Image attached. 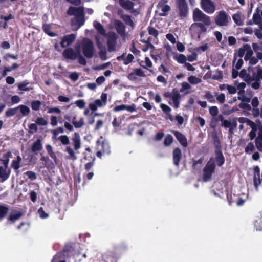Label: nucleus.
<instances>
[{"mask_svg": "<svg viewBox=\"0 0 262 262\" xmlns=\"http://www.w3.org/2000/svg\"><path fill=\"white\" fill-rule=\"evenodd\" d=\"M67 14L69 16H75L71 19V26L73 27V30H77L84 25L85 20L83 7L70 6L67 10Z\"/></svg>", "mask_w": 262, "mask_h": 262, "instance_id": "f257e3e1", "label": "nucleus"}, {"mask_svg": "<svg viewBox=\"0 0 262 262\" xmlns=\"http://www.w3.org/2000/svg\"><path fill=\"white\" fill-rule=\"evenodd\" d=\"M62 55L67 59L74 60L77 58L78 62L81 65L85 66L86 64L85 58L80 54V51L78 50L76 52L72 48H68L63 51Z\"/></svg>", "mask_w": 262, "mask_h": 262, "instance_id": "f03ea898", "label": "nucleus"}, {"mask_svg": "<svg viewBox=\"0 0 262 262\" xmlns=\"http://www.w3.org/2000/svg\"><path fill=\"white\" fill-rule=\"evenodd\" d=\"M81 50L84 58H92L95 53L94 45L92 41L89 38H84L81 43Z\"/></svg>", "mask_w": 262, "mask_h": 262, "instance_id": "7ed1b4c3", "label": "nucleus"}, {"mask_svg": "<svg viewBox=\"0 0 262 262\" xmlns=\"http://www.w3.org/2000/svg\"><path fill=\"white\" fill-rule=\"evenodd\" d=\"M215 163L213 157H211L203 170V180L207 182L211 180L215 170Z\"/></svg>", "mask_w": 262, "mask_h": 262, "instance_id": "20e7f679", "label": "nucleus"}, {"mask_svg": "<svg viewBox=\"0 0 262 262\" xmlns=\"http://www.w3.org/2000/svg\"><path fill=\"white\" fill-rule=\"evenodd\" d=\"M192 17L195 23L201 22V23H204L207 26H210L211 24L210 17L197 8L193 10Z\"/></svg>", "mask_w": 262, "mask_h": 262, "instance_id": "39448f33", "label": "nucleus"}, {"mask_svg": "<svg viewBox=\"0 0 262 262\" xmlns=\"http://www.w3.org/2000/svg\"><path fill=\"white\" fill-rule=\"evenodd\" d=\"M230 20V16L224 10H221L217 12L214 17L215 24L220 27L227 26Z\"/></svg>", "mask_w": 262, "mask_h": 262, "instance_id": "423d86ee", "label": "nucleus"}, {"mask_svg": "<svg viewBox=\"0 0 262 262\" xmlns=\"http://www.w3.org/2000/svg\"><path fill=\"white\" fill-rule=\"evenodd\" d=\"M97 149L98 151L96 153L97 156L101 158L102 155H109L111 152L109 144L105 141H102L99 140L96 141Z\"/></svg>", "mask_w": 262, "mask_h": 262, "instance_id": "0eeeda50", "label": "nucleus"}, {"mask_svg": "<svg viewBox=\"0 0 262 262\" xmlns=\"http://www.w3.org/2000/svg\"><path fill=\"white\" fill-rule=\"evenodd\" d=\"M179 15L181 18L186 17L188 14V7L186 0H176Z\"/></svg>", "mask_w": 262, "mask_h": 262, "instance_id": "6e6552de", "label": "nucleus"}, {"mask_svg": "<svg viewBox=\"0 0 262 262\" xmlns=\"http://www.w3.org/2000/svg\"><path fill=\"white\" fill-rule=\"evenodd\" d=\"M201 5L202 9L208 14H212L215 10V6L211 0H201Z\"/></svg>", "mask_w": 262, "mask_h": 262, "instance_id": "1a4fd4ad", "label": "nucleus"}, {"mask_svg": "<svg viewBox=\"0 0 262 262\" xmlns=\"http://www.w3.org/2000/svg\"><path fill=\"white\" fill-rule=\"evenodd\" d=\"M253 184L255 189L258 191V187L261 184L262 180L260 178V168L258 166H255L253 169Z\"/></svg>", "mask_w": 262, "mask_h": 262, "instance_id": "9d476101", "label": "nucleus"}, {"mask_svg": "<svg viewBox=\"0 0 262 262\" xmlns=\"http://www.w3.org/2000/svg\"><path fill=\"white\" fill-rule=\"evenodd\" d=\"M117 36L114 33H113L108 36L107 45L108 52H111L115 50L117 45Z\"/></svg>", "mask_w": 262, "mask_h": 262, "instance_id": "9b49d317", "label": "nucleus"}, {"mask_svg": "<svg viewBox=\"0 0 262 262\" xmlns=\"http://www.w3.org/2000/svg\"><path fill=\"white\" fill-rule=\"evenodd\" d=\"M75 38L76 35L74 34L64 35L60 42L61 47L66 48L71 45Z\"/></svg>", "mask_w": 262, "mask_h": 262, "instance_id": "f8f14e48", "label": "nucleus"}, {"mask_svg": "<svg viewBox=\"0 0 262 262\" xmlns=\"http://www.w3.org/2000/svg\"><path fill=\"white\" fill-rule=\"evenodd\" d=\"M215 160L216 163V165L219 167H221L225 163V157L222 153V151L221 149H215Z\"/></svg>", "mask_w": 262, "mask_h": 262, "instance_id": "ddd939ff", "label": "nucleus"}, {"mask_svg": "<svg viewBox=\"0 0 262 262\" xmlns=\"http://www.w3.org/2000/svg\"><path fill=\"white\" fill-rule=\"evenodd\" d=\"M102 259L105 262H116L117 257L112 251H107L102 254Z\"/></svg>", "mask_w": 262, "mask_h": 262, "instance_id": "4468645a", "label": "nucleus"}, {"mask_svg": "<svg viewBox=\"0 0 262 262\" xmlns=\"http://www.w3.org/2000/svg\"><path fill=\"white\" fill-rule=\"evenodd\" d=\"M182 158V152L180 148L177 147L173 151V162L174 165L178 167Z\"/></svg>", "mask_w": 262, "mask_h": 262, "instance_id": "2eb2a0df", "label": "nucleus"}, {"mask_svg": "<svg viewBox=\"0 0 262 262\" xmlns=\"http://www.w3.org/2000/svg\"><path fill=\"white\" fill-rule=\"evenodd\" d=\"M173 134L179 143L184 147L188 145L186 137L179 131H174Z\"/></svg>", "mask_w": 262, "mask_h": 262, "instance_id": "dca6fc26", "label": "nucleus"}, {"mask_svg": "<svg viewBox=\"0 0 262 262\" xmlns=\"http://www.w3.org/2000/svg\"><path fill=\"white\" fill-rule=\"evenodd\" d=\"M171 99L173 103V107L175 108H178L180 104L181 95L176 89H173L172 90V98Z\"/></svg>", "mask_w": 262, "mask_h": 262, "instance_id": "f3484780", "label": "nucleus"}, {"mask_svg": "<svg viewBox=\"0 0 262 262\" xmlns=\"http://www.w3.org/2000/svg\"><path fill=\"white\" fill-rule=\"evenodd\" d=\"M74 148L75 150H79L81 146V139L80 135L78 133L75 132L74 136L72 139Z\"/></svg>", "mask_w": 262, "mask_h": 262, "instance_id": "a211bd4d", "label": "nucleus"}, {"mask_svg": "<svg viewBox=\"0 0 262 262\" xmlns=\"http://www.w3.org/2000/svg\"><path fill=\"white\" fill-rule=\"evenodd\" d=\"M3 166H0V179L2 182L6 181L10 177V170Z\"/></svg>", "mask_w": 262, "mask_h": 262, "instance_id": "6ab92c4d", "label": "nucleus"}, {"mask_svg": "<svg viewBox=\"0 0 262 262\" xmlns=\"http://www.w3.org/2000/svg\"><path fill=\"white\" fill-rule=\"evenodd\" d=\"M254 228L257 231L262 230V211L256 216L254 220Z\"/></svg>", "mask_w": 262, "mask_h": 262, "instance_id": "aec40b11", "label": "nucleus"}, {"mask_svg": "<svg viewBox=\"0 0 262 262\" xmlns=\"http://www.w3.org/2000/svg\"><path fill=\"white\" fill-rule=\"evenodd\" d=\"M42 144L41 140L40 139H38L35 142H34L31 146V150L33 152H37L41 151L42 149Z\"/></svg>", "mask_w": 262, "mask_h": 262, "instance_id": "412c9836", "label": "nucleus"}, {"mask_svg": "<svg viewBox=\"0 0 262 262\" xmlns=\"http://www.w3.org/2000/svg\"><path fill=\"white\" fill-rule=\"evenodd\" d=\"M119 5L124 9L130 10L133 8L134 4L129 0H119Z\"/></svg>", "mask_w": 262, "mask_h": 262, "instance_id": "4be33fe9", "label": "nucleus"}, {"mask_svg": "<svg viewBox=\"0 0 262 262\" xmlns=\"http://www.w3.org/2000/svg\"><path fill=\"white\" fill-rule=\"evenodd\" d=\"M206 25H205L204 23H193L191 27H197L199 28V30L198 31V38L200 39V35L204 32H206L207 28H206Z\"/></svg>", "mask_w": 262, "mask_h": 262, "instance_id": "5701e85b", "label": "nucleus"}, {"mask_svg": "<svg viewBox=\"0 0 262 262\" xmlns=\"http://www.w3.org/2000/svg\"><path fill=\"white\" fill-rule=\"evenodd\" d=\"M116 30L117 33L121 36H124L125 33V27L122 22L118 20L116 23Z\"/></svg>", "mask_w": 262, "mask_h": 262, "instance_id": "b1692460", "label": "nucleus"}, {"mask_svg": "<svg viewBox=\"0 0 262 262\" xmlns=\"http://www.w3.org/2000/svg\"><path fill=\"white\" fill-rule=\"evenodd\" d=\"M211 136L213 139V144L215 146V149H221V142L216 130H214L212 133Z\"/></svg>", "mask_w": 262, "mask_h": 262, "instance_id": "393cba45", "label": "nucleus"}, {"mask_svg": "<svg viewBox=\"0 0 262 262\" xmlns=\"http://www.w3.org/2000/svg\"><path fill=\"white\" fill-rule=\"evenodd\" d=\"M94 28L96 29L97 31L100 34L105 36L106 35V31L103 25L99 21H94L93 23Z\"/></svg>", "mask_w": 262, "mask_h": 262, "instance_id": "a878e982", "label": "nucleus"}, {"mask_svg": "<svg viewBox=\"0 0 262 262\" xmlns=\"http://www.w3.org/2000/svg\"><path fill=\"white\" fill-rule=\"evenodd\" d=\"M21 162V158L18 155L17 156L15 159L12 160L11 163V167L13 168L15 171H17L20 167V163Z\"/></svg>", "mask_w": 262, "mask_h": 262, "instance_id": "bb28decb", "label": "nucleus"}, {"mask_svg": "<svg viewBox=\"0 0 262 262\" xmlns=\"http://www.w3.org/2000/svg\"><path fill=\"white\" fill-rule=\"evenodd\" d=\"M12 156L10 151H8L3 155V159H0V161L3 163L4 167L8 168L9 162V159Z\"/></svg>", "mask_w": 262, "mask_h": 262, "instance_id": "cd10ccee", "label": "nucleus"}, {"mask_svg": "<svg viewBox=\"0 0 262 262\" xmlns=\"http://www.w3.org/2000/svg\"><path fill=\"white\" fill-rule=\"evenodd\" d=\"M30 83L29 81L27 80H24L18 84V88L19 90L23 91H29L33 89L32 87H26L27 85Z\"/></svg>", "mask_w": 262, "mask_h": 262, "instance_id": "c85d7f7f", "label": "nucleus"}, {"mask_svg": "<svg viewBox=\"0 0 262 262\" xmlns=\"http://www.w3.org/2000/svg\"><path fill=\"white\" fill-rule=\"evenodd\" d=\"M121 18L127 25L131 27L132 28L135 27V24L130 15L127 14H124L121 16Z\"/></svg>", "mask_w": 262, "mask_h": 262, "instance_id": "c756f323", "label": "nucleus"}, {"mask_svg": "<svg viewBox=\"0 0 262 262\" xmlns=\"http://www.w3.org/2000/svg\"><path fill=\"white\" fill-rule=\"evenodd\" d=\"M17 111L20 110V113L23 116H27L30 113V108L26 105L21 104L17 106Z\"/></svg>", "mask_w": 262, "mask_h": 262, "instance_id": "7c9ffc66", "label": "nucleus"}, {"mask_svg": "<svg viewBox=\"0 0 262 262\" xmlns=\"http://www.w3.org/2000/svg\"><path fill=\"white\" fill-rule=\"evenodd\" d=\"M65 151L69 154V159L74 161L77 159V156L73 149L70 146H67L66 147Z\"/></svg>", "mask_w": 262, "mask_h": 262, "instance_id": "2f4dec72", "label": "nucleus"}, {"mask_svg": "<svg viewBox=\"0 0 262 262\" xmlns=\"http://www.w3.org/2000/svg\"><path fill=\"white\" fill-rule=\"evenodd\" d=\"M42 29L45 33L51 37H54L57 35V34L53 32H51V26L49 24H44L42 26Z\"/></svg>", "mask_w": 262, "mask_h": 262, "instance_id": "473e14b6", "label": "nucleus"}, {"mask_svg": "<svg viewBox=\"0 0 262 262\" xmlns=\"http://www.w3.org/2000/svg\"><path fill=\"white\" fill-rule=\"evenodd\" d=\"M73 251V248L71 245H66L64 246L62 253L63 255L64 256L69 257L72 255V253Z\"/></svg>", "mask_w": 262, "mask_h": 262, "instance_id": "72a5a7b5", "label": "nucleus"}, {"mask_svg": "<svg viewBox=\"0 0 262 262\" xmlns=\"http://www.w3.org/2000/svg\"><path fill=\"white\" fill-rule=\"evenodd\" d=\"M98 47L100 50L99 54L100 58L103 60H106L107 59V52L104 47L103 49H101L102 46L100 44H98Z\"/></svg>", "mask_w": 262, "mask_h": 262, "instance_id": "f704fd0d", "label": "nucleus"}, {"mask_svg": "<svg viewBox=\"0 0 262 262\" xmlns=\"http://www.w3.org/2000/svg\"><path fill=\"white\" fill-rule=\"evenodd\" d=\"M46 149L50 157L55 161L57 159V157L55 153L53 150L52 146L50 144H47L46 145Z\"/></svg>", "mask_w": 262, "mask_h": 262, "instance_id": "c9c22d12", "label": "nucleus"}, {"mask_svg": "<svg viewBox=\"0 0 262 262\" xmlns=\"http://www.w3.org/2000/svg\"><path fill=\"white\" fill-rule=\"evenodd\" d=\"M250 50V45L249 44H244L243 46V48H241L238 49V55L241 58L243 57L245 54V51L246 50Z\"/></svg>", "mask_w": 262, "mask_h": 262, "instance_id": "e433bc0d", "label": "nucleus"}, {"mask_svg": "<svg viewBox=\"0 0 262 262\" xmlns=\"http://www.w3.org/2000/svg\"><path fill=\"white\" fill-rule=\"evenodd\" d=\"M9 208L5 205H0V219L4 218L9 212Z\"/></svg>", "mask_w": 262, "mask_h": 262, "instance_id": "4c0bfd02", "label": "nucleus"}, {"mask_svg": "<svg viewBox=\"0 0 262 262\" xmlns=\"http://www.w3.org/2000/svg\"><path fill=\"white\" fill-rule=\"evenodd\" d=\"M239 76L242 78H244L245 80L247 81L250 80L252 77L249 73H247V71L245 69H242L239 73Z\"/></svg>", "mask_w": 262, "mask_h": 262, "instance_id": "58836bf2", "label": "nucleus"}, {"mask_svg": "<svg viewBox=\"0 0 262 262\" xmlns=\"http://www.w3.org/2000/svg\"><path fill=\"white\" fill-rule=\"evenodd\" d=\"M31 105L33 111H37L40 108L41 102L39 100H33L31 102Z\"/></svg>", "mask_w": 262, "mask_h": 262, "instance_id": "ea45409f", "label": "nucleus"}, {"mask_svg": "<svg viewBox=\"0 0 262 262\" xmlns=\"http://www.w3.org/2000/svg\"><path fill=\"white\" fill-rule=\"evenodd\" d=\"M252 76L256 78L258 80L262 79V68L258 66L256 72H253Z\"/></svg>", "mask_w": 262, "mask_h": 262, "instance_id": "a19ab883", "label": "nucleus"}, {"mask_svg": "<svg viewBox=\"0 0 262 262\" xmlns=\"http://www.w3.org/2000/svg\"><path fill=\"white\" fill-rule=\"evenodd\" d=\"M17 113V107L13 108H8L5 112V115L7 117H10L15 115Z\"/></svg>", "mask_w": 262, "mask_h": 262, "instance_id": "79ce46f5", "label": "nucleus"}, {"mask_svg": "<svg viewBox=\"0 0 262 262\" xmlns=\"http://www.w3.org/2000/svg\"><path fill=\"white\" fill-rule=\"evenodd\" d=\"M23 215L21 212H18L16 214L11 213L9 216L8 220L12 222H14L15 221L19 219Z\"/></svg>", "mask_w": 262, "mask_h": 262, "instance_id": "37998d69", "label": "nucleus"}, {"mask_svg": "<svg viewBox=\"0 0 262 262\" xmlns=\"http://www.w3.org/2000/svg\"><path fill=\"white\" fill-rule=\"evenodd\" d=\"M173 141V138L170 134H167L164 140V144L166 146L170 145Z\"/></svg>", "mask_w": 262, "mask_h": 262, "instance_id": "c03bdc74", "label": "nucleus"}, {"mask_svg": "<svg viewBox=\"0 0 262 262\" xmlns=\"http://www.w3.org/2000/svg\"><path fill=\"white\" fill-rule=\"evenodd\" d=\"M204 97L208 101V102L210 103L215 102V100L214 99V96L209 91H207L206 92L204 95Z\"/></svg>", "mask_w": 262, "mask_h": 262, "instance_id": "a18cd8bd", "label": "nucleus"}, {"mask_svg": "<svg viewBox=\"0 0 262 262\" xmlns=\"http://www.w3.org/2000/svg\"><path fill=\"white\" fill-rule=\"evenodd\" d=\"M72 123L76 128H79L82 127L84 125L83 118H80L78 121H72Z\"/></svg>", "mask_w": 262, "mask_h": 262, "instance_id": "49530a36", "label": "nucleus"}, {"mask_svg": "<svg viewBox=\"0 0 262 262\" xmlns=\"http://www.w3.org/2000/svg\"><path fill=\"white\" fill-rule=\"evenodd\" d=\"M189 82L192 84H195L199 83L201 82V79L200 78L196 77L195 76H190L188 78Z\"/></svg>", "mask_w": 262, "mask_h": 262, "instance_id": "de8ad7c7", "label": "nucleus"}, {"mask_svg": "<svg viewBox=\"0 0 262 262\" xmlns=\"http://www.w3.org/2000/svg\"><path fill=\"white\" fill-rule=\"evenodd\" d=\"M250 80L251 81H254V82L252 83L251 86L253 89L255 90H257L259 88L260 84V81L258 80L256 78L252 76V78Z\"/></svg>", "mask_w": 262, "mask_h": 262, "instance_id": "09e8293b", "label": "nucleus"}, {"mask_svg": "<svg viewBox=\"0 0 262 262\" xmlns=\"http://www.w3.org/2000/svg\"><path fill=\"white\" fill-rule=\"evenodd\" d=\"M232 19L233 21L238 26H241L243 24V22L241 20V15L238 13L234 14L232 15Z\"/></svg>", "mask_w": 262, "mask_h": 262, "instance_id": "8fccbe9b", "label": "nucleus"}, {"mask_svg": "<svg viewBox=\"0 0 262 262\" xmlns=\"http://www.w3.org/2000/svg\"><path fill=\"white\" fill-rule=\"evenodd\" d=\"M214 96L216 97V100L219 103L223 104L225 102V95L224 93L219 94L218 93H215Z\"/></svg>", "mask_w": 262, "mask_h": 262, "instance_id": "3c124183", "label": "nucleus"}, {"mask_svg": "<svg viewBox=\"0 0 262 262\" xmlns=\"http://www.w3.org/2000/svg\"><path fill=\"white\" fill-rule=\"evenodd\" d=\"M58 140L60 141L63 145H68L70 143L69 137L67 135H61L59 137Z\"/></svg>", "mask_w": 262, "mask_h": 262, "instance_id": "603ef678", "label": "nucleus"}, {"mask_svg": "<svg viewBox=\"0 0 262 262\" xmlns=\"http://www.w3.org/2000/svg\"><path fill=\"white\" fill-rule=\"evenodd\" d=\"M151 37H148L147 40L144 39H141L140 40V41L142 43H145L146 45V47H148L150 49H154V45L151 43Z\"/></svg>", "mask_w": 262, "mask_h": 262, "instance_id": "864d4df0", "label": "nucleus"}, {"mask_svg": "<svg viewBox=\"0 0 262 262\" xmlns=\"http://www.w3.org/2000/svg\"><path fill=\"white\" fill-rule=\"evenodd\" d=\"M209 112L212 116L215 117L219 113V109L217 106H212L209 107Z\"/></svg>", "mask_w": 262, "mask_h": 262, "instance_id": "5fc2aeb1", "label": "nucleus"}, {"mask_svg": "<svg viewBox=\"0 0 262 262\" xmlns=\"http://www.w3.org/2000/svg\"><path fill=\"white\" fill-rule=\"evenodd\" d=\"M170 10V7L168 5H163L162 7V11L163 13H161L160 15L161 16H165L167 14V12Z\"/></svg>", "mask_w": 262, "mask_h": 262, "instance_id": "6e6d98bb", "label": "nucleus"}, {"mask_svg": "<svg viewBox=\"0 0 262 262\" xmlns=\"http://www.w3.org/2000/svg\"><path fill=\"white\" fill-rule=\"evenodd\" d=\"M147 29L150 35H152L155 37H157L158 36V31L155 28L151 26H149Z\"/></svg>", "mask_w": 262, "mask_h": 262, "instance_id": "4d7b16f0", "label": "nucleus"}, {"mask_svg": "<svg viewBox=\"0 0 262 262\" xmlns=\"http://www.w3.org/2000/svg\"><path fill=\"white\" fill-rule=\"evenodd\" d=\"M35 122L37 125L45 126L47 125V121L42 117H38L36 120Z\"/></svg>", "mask_w": 262, "mask_h": 262, "instance_id": "13d9d810", "label": "nucleus"}, {"mask_svg": "<svg viewBox=\"0 0 262 262\" xmlns=\"http://www.w3.org/2000/svg\"><path fill=\"white\" fill-rule=\"evenodd\" d=\"M255 150V147L252 142H249L247 146L246 147L245 151L246 153L248 154L250 151L253 152Z\"/></svg>", "mask_w": 262, "mask_h": 262, "instance_id": "bf43d9fd", "label": "nucleus"}, {"mask_svg": "<svg viewBox=\"0 0 262 262\" xmlns=\"http://www.w3.org/2000/svg\"><path fill=\"white\" fill-rule=\"evenodd\" d=\"M25 174L31 180H34L37 178L36 173L32 171H28L25 173Z\"/></svg>", "mask_w": 262, "mask_h": 262, "instance_id": "052dcab7", "label": "nucleus"}, {"mask_svg": "<svg viewBox=\"0 0 262 262\" xmlns=\"http://www.w3.org/2000/svg\"><path fill=\"white\" fill-rule=\"evenodd\" d=\"M176 60L178 62L180 63H186L187 58L184 54H179V56L176 58Z\"/></svg>", "mask_w": 262, "mask_h": 262, "instance_id": "680f3d73", "label": "nucleus"}, {"mask_svg": "<svg viewBox=\"0 0 262 262\" xmlns=\"http://www.w3.org/2000/svg\"><path fill=\"white\" fill-rule=\"evenodd\" d=\"M38 213L41 219H46L48 217L49 215L43 210L42 207H40L38 210Z\"/></svg>", "mask_w": 262, "mask_h": 262, "instance_id": "e2e57ef3", "label": "nucleus"}, {"mask_svg": "<svg viewBox=\"0 0 262 262\" xmlns=\"http://www.w3.org/2000/svg\"><path fill=\"white\" fill-rule=\"evenodd\" d=\"M253 20L255 24H259L261 21V17L257 13H255L253 15Z\"/></svg>", "mask_w": 262, "mask_h": 262, "instance_id": "0e129e2a", "label": "nucleus"}, {"mask_svg": "<svg viewBox=\"0 0 262 262\" xmlns=\"http://www.w3.org/2000/svg\"><path fill=\"white\" fill-rule=\"evenodd\" d=\"M75 104L81 109L84 108L85 107V102L83 99H79L76 101Z\"/></svg>", "mask_w": 262, "mask_h": 262, "instance_id": "69168bd1", "label": "nucleus"}, {"mask_svg": "<svg viewBox=\"0 0 262 262\" xmlns=\"http://www.w3.org/2000/svg\"><path fill=\"white\" fill-rule=\"evenodd\" d=\"M238 106L241 109H245L247 111H250L252 110L251 105L247 102L243 103L241 102L239 105Z\"/></svg>", "mask_w": 262, "mask_h": 262, "instance_id": "338daca9", "label": "nucleus"}, {"mask_svg": "<svg viewBox=\"0 0 262 262\" xmlns=\"http://www.w3.org/2000/svg\"><path fill=\"white\" fill-rule=\"evenodd\" d=\"M160 107L166 115L169 114L171 111V108L165 104H161Z\"/></svg>", "mask_w": 262, "mask_h": 262, "instance_id": "774afa93", "label": "nucleus"}]
</instances>
